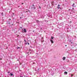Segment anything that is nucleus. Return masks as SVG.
Segmentation results:
<instances>
[{
    "label": "nucleus",
    "instance_id": "nucleus-5",
    "mask_svg": "<svg viewBox=\"0 0 77 77\" xmlns=\"http://www.w3.org/2000/svg\"><path fill=\"white\" fill-rule=\"evenodd\" d=\"M64 73L65 74H68V72H64Z\"/></svg>",
    "mask_w": 77,
    "mask_h": 77
},
{
    "label": "nucleus",
    "instance_id": "nucleus-15",
    "mask_svg": "<svg viewBox=\"0 0 77 77\" xmlns=\"http://www.w3.org/2000/svg\"><path fill=\"white\" fill-rule=\"evenodd\" d=\"M23 4H24V3H22V5H23Z\"/></svg>",
    "mask_w": 77,
    "mask_h": 77
},
{
    "label": "nucleus",
    "instance_id": "nucleus-4",
    "mask_svg": "<svg viewBox=\"0 0 77 77\" xmlns=\"http://www.w3.org/2000/svg\"><path fill=\"white\" fill-rule=\"evenodd\" d=\"M65 59H66L65 57H64L63 58V60H65Z\"/></svg>",
    "mask_w": 77,
    "mask_h": 77
},
{
    "label": "nucleus",
    "instance_id": "nucleus-16",
    "mask_svg": "<svg viewBox=\"0 0 77 77\" xmlns=\"http://www.w3.org/2000/svg\"><path fill=\"white\" fill-rule=\"evenodd\" d=\"M65 47H66V46H67V45H65Z\"/></svg>",
    "mask_w": 77,
    "mask_h": 77
},
{
    "label": "nucleus",
    "instance_id": "nucleus-21",
    "mask_svg": "<svg viewBox=\"0 0 77 77\" xmlns=\"http://www.w3.org/2000/svg\"><path fill=\"white\" fill-rule=\"evenodd\" d=\"M32 6H34V5H32Z\"/></svg>",
    "mask_w": 77,
    "mask_h": 77
},
{
    "label": "nucleus",
    "instance_id": "nucleus-26",
    "mask_svg": "<svg viewBox=\"0 0 77 77\" xmlns=\"http://www.w3.org/2000/svg\"><path fill=\"white\" fill-rule=\"evenodd\" d=\"M26 45H27V43H26Z\"/></svg>",
    "mask_w": 77,
    "mask_h": 77
},
{
    "label": "nucleus",
    "instance_id": "nucleus-30",
    "mask_svg": "<svg viewBox=\"0 0 77 77\" xmlns=\"http://www.w3.org/2000/svg\"><path fill=\"white\" fill-rule=\"evenodd\" d=\"M72 9H74V8H72Z\"/></svg>",
    "mask_w": 77,
    "mask_h": 77
},
{
    "label": "nucleus",
    "instance_id": "nucleus-22",
    "mask_svg": "<svg viewBox=\"0 0 77 77\" xmlns=\"http://www.w3.org/2000/svg\"><path fill=\"white\" fill-rule=\"evenodd\" d=\"M33 64H35V63H33Z\"/></svg>",
    "mask_w": 77,
    "mask_h": 77
},
{
    "label": "nucleus",
    "instance_id": "nucleus-23",
    "mask_svg": "<svg viewBox=\"0 0 77 77\" xmlns=\"http://www.w3.org/2000/svg\"><path fill=\"white\" fill-rule=\"evenodd\" d=\"M9 73V72H8V73Z\"/></svg>",
    "mask_w": 77,
    "mask_h": 77
},
{
    "label": "nucleus",
    "instance_id": "nucleus-20",
    "mask_svg": "<svg viewBox=\"0 0 77 77\" xmlns=\"http://www.w3.org/2000/svg\"><path fill=\"white\" fill-rule=\"evenodd\" d=\"M2 58L0 59V60H2Z\"/></svg>",
    "mask_w": 77,
    "mask_h": 77
},
{
    "label": "nucleus",
    "instance_id": "nucleus-31",
    "mask_svg": "<svg viewBox=\"0 0 77 77\" xmlns=\"http://www.w3.org/2000/svg\"><path fill=\"white\" fill-rule=\"evenodd\" d=\"M52 4H53V3L52 2Z\"/></svg>",
    "mask_w": 77,
    "mask_h": 77
},
{
    "label": "nucleus",
    "instance_id": "nucleus-3",
    "mask_svg": "<svg viewBox=\"0 0 77 77\" xmlns=\"http://www.w3.org/2000/svg\"><path fill=\"white\" fill-rule=\"evenodd\" d=\"M51 42L52 43V44L54 43V42H53V41L52 40H50Z\"/></svg>",
    "mask_w": 77,
    "mask_h": 77
},
{
    "label": "nucleus",
    "instance_id": "nucleus-10",
    "mask_svg": "<svg viewBox=\"0 0 77 77\" xmlns=\"http://www.w3.org/2000/svg\"><path fill=\"white\" fill-rule=\"evenodd\" d=\"M20 65H22V63H20Z\"/></svg>",
    "mask_w": 77,
    "mask_h": 77
},
{
    "label": "nucleus",
    "instance_id": "nucleus-2",
    "mask_svg": "<svg viewBox=\"0 0 77 77\" xmlns=\"http://www.w3.org/2000/svg\"><path fill=\"white\" fill-rule=\"evenodd\" d=\"M23 31L25 33H26V32H27V31L26 30V29H23Z\"/></svg>",
    "mask_w": 77,
    "mask_h": 77
},
{
    "label": "nucleus",
    "instance_id": "nucleus-28",
    "mask_svg": "<svg viewBox=\"0 0 77 77\" xmlns=\"http://www.w3.org/2000/svg\"><path fill=\"white\" fill-rule=\"evenodd\" d=\"M23 76H20V77H23Z\"/></svg>",
    "mask_w": 77,
    "mask_h": 77
},
{
    "label": "nucleus",
    "instance_id": "nucleus-17",
    "mask_svg": "<svg viewBox=\"0 0 77 77\" xmlns=\"http://www.w3.org/2000/svg\"><path fill=\"white\" fill-rule=\"evenodd\" d=\"M42 39H43V37H42Z\"/></svg>",
    "mask_w": 77,
    "mask_h": 77
},
{
    "label": "nucleus",
    "instance_id": "nucleus-8",
    "mask_svg": "<svg viewBox=\"0 0 77 77\" xmlns=\"http://www.w3.org/2000/svg\"><path fill=\"white\" fill-rule=\"evenodd\" d=\"M53 38H54V37H51V38L52 39H53Z\"/></svg>",
    "mask_w": 77,
    "mask_h": 77
},
{
    "label": "nucleus",
    "instance_id": "nucleus-25",
    "mask_svg": "<svg viewBox=\"0 0 77 77\" xmlns=\"http://www.w3.org/2000/svg\"><path fill=\"white\" fill-rule=\"evenodd\" d=\"M13 24H12V26H13Z\"/></svg>",
    "mask_w": 77,
    "mask_h": 77
},
{
    "label": "nucleus",
    "instance_id": "nucleus-24",
    "mask_svg": "<svg viewBox=\"0 0 77 77\" xmlns=\"http://www.w3.org/2000/svg\"><path fill=\"white\" fill-rule=\"evenodd\" d=\"M13 14L14 15V13H13Z\"/></svg>",
    "mask_w": 77,
    "mask_h": 77
},
{
    "label": "nucleus",
    "instance_id": "nucleus-13",
    "mask_svg": "<svg viewBox=\"0 0 77 77\" xmlns=\"http://www.w3.org/2000/svg\"><path fill=\"white\" fill-rule=\"evenodd\" d=\"M24 42H26V40H24Z\"/></svg>",
    "mask_w": 77,
    "mask_h": 77
},
{
    "label": "nucleus",
    "instance_id": "nucleus-32",
    "mask_svg": "<svg viewBox=\"0 0 77 77\" xmlns=\"http://www.w3.org/2000/svg\"><path fill=\"white\" fill-rule=\"evenodd\" d=\"M10 20H11V19H10Z\"/></svg>",
    "mask_w": 77,
    "mask_h": 77
},
{
    "label": "nucleus",
    "instance_id": "nucleus-6",
    "mask_svg": "<svg viewBox=\"0 0 77 77\" xmlns=\"http://www.w3.org/2000/svg\"><path fill=\"white\" fill-rule=\"evenodd\" d=\"M10 75L11 76H12L14 75L12 73H10Z\"/></svg>",
    "mask_w": 77,
    "mask_h": 77
},
{
    "label": "nucleus",
    "instance_id": "nucleus-12",
    "mask_svg": "<svg viewBox=\"0 0 77 77\" xmlns=\"http://www.w3.org/2000/svg\"><path fill=\"white\" fill-rule=\"evenodd\" d=\"M33 8L34 9H36V8H35V7H34Z\"/></svg>",
    "mask_w": 77,
    "mask_h": 77
},
{
    "label": "nucleus",
    "instance_id": "nucleus-34",
    "mask_svg": "<svg viewBox=\"0 0 77 77\" xmlns=\"http://www.w3.org/2000/svg\"><path fill=\"white\" fill-rule=\"evenodd\" d=\"M52 5H53V4H52Z\"/></svg>",
    "mask_w": 77,
    "mask_h": 77
},
{
    "label": "nucleus",
    "instance_id": "nucleus-11",
    "mask_svg": "<svg viewBox=\"0 0 77 77\" xmlns=\"http://www.w3.org/2000/svg\"><path fill=\"white\" fill-rule=\"evenodd\" d=\"M71 77H72V76H73V75L72 74L71 75Z\"/></svg>",
    "mask_w": 77,
    "mask_h": 77
},
{
    "label": "nucleus",
    "instance_id": "nucleus-9",
    "mask_svg": "<svg viewBox=\"0 0 77 77\" xmlns=\"http://www.w3.org/2000/svg\"><path fill=\"white\" fill-rule=\"evenodd\" d=\"M20 48V47H18L17 48V49H19Z\"/></svg>",
    "mask_w": 77,
    "mask_h": 77
},
{
    "label": "nucleus",
    "instance_id": "nucleus-33",
    "mask_svg": "<svg viewBox=\"0 0 77 77\" xmlns=\"http://www.w3.org/2000/svg\"><path fill=\"white\" fill-rule=\"evenodd\" d=\"M71 44H72V42H71Z\"/></svg>",
    "mask_w": 77,
    "mask_h": 77
},
{
    "label": "nucleus",
    "instance_id": "nucleus-18",
    "mask_svg": "<svg viewBox=\"0 0 77 77\" xmlns=\"http://www.w3.org/2000/svg\"><path fill=\"white\" fill-rule=\"evenodd\" d=\"M39 8L40 9H41V7H40V6H39Z\"/></svg>",
    "mask_w": 77,
    "mask_h": 77
},
{
    "label": "nucleus",
    "instance_id": "nucleus-27",
    "mask_svg": "<svg viewBox=\"0 0 77 77\" xmlns=\"http://www.w3.org/2000/svg\"><path fill=\"white\" fill-rule=\"evenodd\" d=\"M20 19L21 18V17H20Z\"/></svg>",
    "mask_w": 77,
    "mask_h": 77
},
{
    "label": "nucleus",
    "instance_id": "nucleus-29",
    "mask_svg": "<svg viewBox=\"0 0 77 77\" xmlns=\"http://www.w3.org/2000/svg\"><path fill=\"white\" fill-rule=\"evenodd\" d=\"M41 29H42V28H41Z\"/></svg>",
    "mask_w": 77,
    "mask_h": 77
},
{
    "label": "nucleus",
    "instance_id": "nucleus-14",
    "mask_svg": "<svg viewBox=\"0 0 77 77\" xmlns=\"http://www.w3.org/2000/svg\"><path fill=\"white\" fill-rule=\"evenodd\" d=\"M39 22V20H37V22Z\"/></svg>",
    "mask_w": 77,
    "mask_h": 77
},
{
    "label": "nucleus",
    "instance_id": "nucleus-1",
    "mask_svg": "<svg viewBox=\"0 0 77 77\" xmlns=\"http://www.w3.org/2000/svg\"><path fill=\"white\" fill-rule=\"evenodd\" d=\"M57 8H58V9H61V8H60V5H58Z\"/></svg>",
    "mask_w": 77,
    "mask_h": 77
},
{
    "label": "nucleus",
    "instance_id": "nucleus-19",
    "mask_svg": "<svg viewBox=\"0 0 77 77\" xmlns=\"http://www.w3.org/2000/svg\"><path fill=\"white\" fill-rule=\"evenodd\" d=\"M28 45H29V43H28Z\"/></svg>",
    "mask_w": 77,
    "mask_h": 77
},
{
    "label": "nucleus",
    "instance_id": "nucleus-7",
    "mask_svg": "<svg viewBox=\"0 0 77 77\" xmlns=\"http://www.w3.org/2000/svg\"><path fill=\"white\" fill-rule=\"evenodd\" d=\"M74 5H75V4L73 3L72 5V6H73V7H75V6H74Z\"/></svg>",
    "mask_w": 77,
    "mask_h": 77
}]
</instances>
